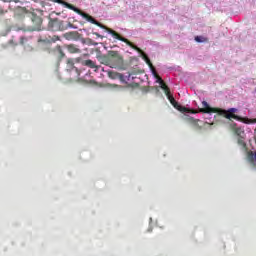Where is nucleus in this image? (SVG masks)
Listing matches in <instances>:
<instances>
[{
	"label": "nucleus",
	"mask_w": 256,
	"mask_h": 256,
	"mask_svg": "<svg viewBox=\"0 0 256 256\" xmlns=\"http://www.w3.org/2000/svg\"><path fill=\"white\" fill-rule=\"evenodd\" d=\"M67 65H68L69 69H74L75 68V62L71 58H69L67 60Z\"/></svg>",
	"instance_id": "obj_22"
},
{
	"label": "nucleus",
	"mask_w": 256,
	"mask_h": 256,
	"mask_svg": "<svg viewBox=\"0 0 256 256\" xmlns=\"http://www.w3.org/2000/svg\"><path fill=\"white\" fill-rule=\"evenodd\" d=\"M27 43V37H21L20 38V45H25Z\"/></svg>",
	"instance_id": "obj_24"
},
{
	"label": "nucleus",
	"mask_w": 256,
	"mask_h": 256,
	"mask_svg": "<svg viewBox=\"0 0 256 256\" xmlns=\"http://www.w3.org/2000/svg\"><path fill=\"white\" fill-rule=\"evenodd\" d=\"M167 97H168V99H169L171 105H173V107H174L175 109H177L178 111H183L184 113H187V108H185V107L179 105V103L177 102V100H175V98H174L171 94H169Z\"/></svg>",
	"instance_id": "obj_10"
},
{
	"label": "nucleus",
	"mask_w": 256,
	"mask_h": 256,
	"mask_svg": "<svg viewBox=\"0 0 256 256\" xmlns=\"http://www.w3.org/2000/svg\"><path fill=\"white\" fill-rule=\"evenodd\" d=\"M113 87H118V86L114 84Z\"/></svg>",
	"instance_id": "obj_29"
},
{
	"label": "nucleus",
	"mask_w": 256,
	"mask_h": 256,
	"mask_svg": "<svg viewBox=\"0 0 256 256\" xmlns=\"http://www.w3.org/2000/svg\"><path fill=\"white\" fill-rule=\"evenodd\" d=\"M102 65H106L107 67H110L113 65L111 62V55L110 52H108V55H102L98 59Z\"/></svg>",
	"instance_id": "obj_12"
},
{
	"label": "nucleus",
	"mask_w": 256,
	"mask_h": 256,
	"mask_svg": "<svg viewBox=\"0 0 256 256\" xmlns=\"http://www.w3.org/2000/svg\"><path fill=\"white\" fill-rule=\"evenodd\" d=\"M23 15H27L30 18L32 26L29 31H43V17L37 15L35 9L28 10L27 8L22 9Z\"/></svg>",
	"instance_id": "obj_3"
},
{
	"label": "nucleus",
	"mask_w": 256,
	"mask_h": 256,
	"mask_svg": "<svg viewBox=\"0 0 256 256\" xmlns=\"http://www.w3.org/2000/svg\"><path fill=\"white\" fill-rule=\"evenodd\" d=\"M62 37H64L66 41H79V39H81V34H79L77 31H70L64 33Z\"/></svg>",
	"instance_id": "obj_8"
},
{
	"label": "nucleus",
	"mask_w": 256,
	"mask_h": 256,
	"mask_svg": "<svg viewBox=\"0 0 256 256\" xmlns=\"http://www.w3.org/2000/svg\"><path fill=\"white\" fill-rule=\"evenodd\" d=\"M67 29H73V24L71 22L68 23V25H66Z\"/></svg>",
	"instance_id": "obj_26"
},
{
	"label": "nucleus",
	"mask_w": 256,
	"mask_h": 256,
	"mask_svg": "<svg viewBox=\"0 0 256 256\" xmlns=\"http://www.w3.org/2000/svg\"><path fill=\"white\" fill-rule=\"evenodd\" d=\"M5 13V11L3 10V8L0 7V15H3Z\"/></svg>",
	"instance_id": "obj_27"
},
{
	"label": "nucleus",
	"mask_w": 256,
	"mask_h": 256,
	"mask_svg": "<svg viewBox=\"0 0 256 256\" xmlns=\"http://www.w3.org/2000/svg\"><path fill=\"white\" fill-rule=\"evenodd\" d=\"M110 60H111V69H117V67H121L123 65V56H120L117 51H110Z\"/></svg>",
	"instance_id": "obj_6"
},
{
	"label": "nucleus",
	"mask_w": 256,
	"mask_h": 256,
	"mask_svg": "<svg viewBox=\"0 0 256 256\" xmlns=\"http://www.w3.org/2000/svg\"><path fill=\"white\" fill-rule=\"evenodd\" d=\"M186 122H187L188 125H190L195 131H201V125H199V123L201 122V120L195 119V118H193V117H188V118H186Z\"/></svg>",
	"instance_id": "obj_9"
},
{
	"label": "nucleus",
	"mask_w": 256,
	"mask_h": 256,
	"mask_svg": "<svg viewBox=\"0 0 256 256\" xmlns=\"http://www.w3.org/2000/svg\"><path fill=\"white\" fill-rule=\"evenodd\" d=\"M92 34L96 35V37L103 39V36L97 32H93Z\"/></svg>",
	"instance_id": "obj_25"
},
{
	"label": "nucleus",
	"mask_w": 256,
	"mask_h": 256,
	"mask_svg": "<svg viewBox=\"0 0 256 256\" xmlns=\"http://www.w3.org/2000/svg\"><path fill=\"white\" fill-rule=\"evenodd\" d=\"M154 76L156 77V79H158V81H160L161 89H163V91H165L167 97L169 95H171V91L169 90V86L167 84H165L163 79H161V77H159V74H157V71H155V70H154Z\"/></svg>",
	"instance_id": "obj_11"
},
{
	"label": "nucleus",
	"mask_w": 256,
	"mask_h": 256,
	"mask_svg": "<svg viewBox=\"0 0 256 256\" xmlns=\"http://www.w3.org/2000/svg\"><path fill=\"white\" fill-rule=\"evenodd\" d=\"M237 143L240 147H243V149H247V144L245 143V138H243V136L238 137Z\"/></svg>",
	"instance_id": "obj_19"
},
{
	"label": "nucleus",
	"mask_w": 256,
	"mask_h": 256,
	"mask_svg": "<svg viewBox=\"0 0 256 256\" xmlns=\"http://www.w3.org/2000/svg\"><path fill=\"white\" fill-rule=\"evenodd\" d=\"M86 43H87V45H93L94 47H97V45H99V43L95 42L91 38L86 39Z\"/></svg>",
	"instance_id": "obj_21"
},
{
	"label": "nucleus",
	"mask_w": 256,
	"mask_h": 256,
	"mask_svg": "<svg viewBox=\"0 0 256 256\" xmlns=\"http://www.w3.org/2000/svg\"><path fill=\"white\" fill-rule=\"evenodd\" d=\"M108 77H109L110 79H118V77H119L120 79H122V78H123V75H121L120 73L115 72V71H109V72H108Z\"/></svg>",
	"instance_id": "obj_17"
},
{
	"label": "nucleus",
	"mask_w": 256,
	"mask_h": 256,
	"mask_svg": "<svg viewBox=\"0 0 256 256\" xmlns=\"http://www.w3.org/2000/svg\"><path fill=\"white\" fill-rule=\"evenodd\" d=\"M65 49H67L68 53L71 54H79L81 53V48H79V45L76 44H66Z\"/></svg>",
	"instance_id": "obj_13"
},
{
	"label": "nucleus",
	"mask_w": 256,
	"mask_h": 256,
	"mask_svg": "<svg viewBox=\"0 0 256 256\" xmlns=\"http://www.w3.org/2000/svg\"><path fill=\"white\" fill-rule=\"evenodd\" d=\"M50 54L52 55V57H54V59L60 63V61H63V59H65V52L63 51V48L61 47V45H57L56 47H54Z\"/></svg>",
	"instance_id": "obj_7"
},
{
	"label": "nucleus",
	"mask_w": 256,
	"mask_h": 256,
	"mask_svg": "<svg viewBox=\"0 0 256 256\" xmlns=\"http://www.w3.org/2000/svg\"><path fill=\"white\" fill-rule=\"evenodd\" d=\"M54 3H61V0H52Z\"/></svg>",
	"instance_id": "obj_28"
},
{
	"label": "nucleus",
	"mask_w": 256,
	"mask_h": 256,
	"mask_svg": "<svg viewBox=\"0 0 256 256\" xmlns=\"http://www.w3.org/2000/svg\"><path fill=\"white\" fill-rule=\"evenodd\" d=\"M232 131L237 135V137H243L242 135H245V130L241 127H237V124L232 126Z\"/></svg>",
	"instance_id": "obj_14"
},
{
	"label": "nucleus",
	"mask_w": 256,
	"mask_h": 256,
	"mask_svg": "<svg viewBox=\"0 0 256 256\" xmlns=\"http://www.w3.org/2000/svg\"><path fill=\"white\" fill-rule=\"evenodd\" d=\"M199 112L200 113H218V115H223L225 119H235L236 121H240L241 123H245L246 125L255 123V121L249 118H243L241 116H237L235 114L237 113V108H230L228 110L221 109V108H211V106H209V103H207V101L202 102V108H200Z\"/></svg>",
	"instance_id": "obj_1"
},
{
	"label": "nucleus",
	"mask_w": 256,
	"mask_h": 256,
	"mask_svg": "<svg viewBox=\"0 0 256 256\" xmlns=\"http://www.w3.org/2000/svg\"><path fill=\"white\" fill-rule=\"evenodd\" d=\"M195 41L197 43H205V41H207V38L203 37V36H196L195 37Z\"/></svg>",
	"instance_id": "obj_20"
},
{
	"label": "nucleus",
	"mask_w": 256,
	"mask_h": 256,
	"mask_svg": "<svg viewBox=\"0 0 256 256\" xmlns=\"http://www.w3.org/2000/svg\"><path fill=\"white\" fill-rule=\"evenodd\" d=\"M42 43H57V41H61V38L57 35L50 36L49 39L46 40H40Z\"/></svg>",
	"instance_id": "obj_16"
},
{
	"label": "nucleus",
	"mask_w": 256,
	"mask_h": 256,
	"mask_svg": "<svg viewBox=\"0 0 256 256\" xmlns=\"http://www.w3.org/2000/svg\"><path fill=\"white\" fill-rule=\"evenodd\" d=\"M82 65H84L85 67H89L90 69H96L95 71H97V69H99V66H96L95 62H93V60H84L82 62Z\"/></svg>",
	"instance_id": "obj_15"
},
{
	"label": "nucleus",
	"mask_w": 256,
	"mask_h": 256,
	"mask_svg": "<svg viewBox=\"0 0 256 256\" xmlns=\"http://www.w3.org/2000/svg\"><path fill=\"white\" fill-rule=\"evenodd\" d=\"M106 31H107V33L112 35V37H114V39H118V41H122L123 43H126V45H128V47H131L132 49H134V51L141 53L142 59L145 61V63H147V65L150 67V69H152L153 74H155V67H153V63H151L149 56H147V54H145V52H143V50H141V48L135 46V44H133L127 38L122 37L119 33H117L115 30H113L111 28H106Z\"/></svg>",
	"instance_id": "obj_2"
},
{
	"label": "nucleus",
	"mask_w": 256,
	"mask_h": 256,
	"mask_svg": "<svg viewBox=\"0 0 256 256\" xmlns=\"http://www.w3.org/2000/svg\"><path fill=\"white\" fill-rule=\"evenodd\" d=\"M247 157H248V160L250 161V163H254V161H256V152L249 151L247 153Z\"/></svg>",
	"instance_id": "obj_18"
},
{
	"label": "nucleus",
	"mask_w": 256,
	"mask_h": 256,
	"mask_svg": "<svg viewBox=\"0 0 256 256\" xmlns=\"http://www.w3.org/2000/svg\"><path fill=\"white\" fill-rule=\"evenodd\" d=\"M60 1L61 2H56V3L65 5L68 9H71V11H75V13H78V15H81V17L86 19L89 23H92L93 25H97V27H100L101 29H105V26H103V24L95 20V18H93L91 15L85 12H82L77 7L73 6V4H69L67 2H64L63 0H60Z\"/></svg>",
	"instance_id": "obj_4"
},
{
	"label": "nucleus",
	"mask_w": 256,
	"mask_h": 256,
	"mask_svg": "<svg viewBox=\"0 0 256 256\" xmlns=\"http://www.w3.org/2000/svg\"><path fill=\"white\" fill-rule=\"evenodd\" d=\"M2 1H4V2H5V1H7V0H2Z\"/></svg>",
	"instance_id": "obj_30"
},
{
	"label": "nucleus",
	"mask_w": 256,
	"mask_h": 256,
	"mask_svg": "<svg viewBox=\"0 0 256 256\" xmlns=\"http://www.w3.org/2000/svg\"><path fill=\"white\" fill-rule=\"evenodd\" d=\"M48 31H52L53 33L67 31V25H65V21L59 18H48Z\"/></svg>",
	"instance_id": "obj_5"
},
{
	"label": "nucleus",
	"mask_w": 256,
	"mask_h": 256,
	"mask_svg": "<svg viewBox=\"0 0 256 256\" xmlns=\"http://www.w3.org/2000/svg\"><path fill=\"white\" fill-rule=\"evenodd\" d=\"M89 85H94L95 87H101V85L95 80H89Z\"/></svg>",
	"instance_id": "obj_23"
}]
</instances>
